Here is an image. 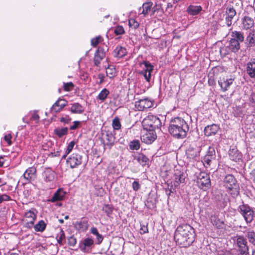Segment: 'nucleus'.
<instances>
[{"instance_id":"obj_1","label":"nucleus","mask_w":255,"mask_h":255,"mask_svg":"<svg viewBox=\"0 0 255 255\" xmlns=\"http://www.w3.org/2000/svg\"><path fill=\"white\" fill-rule=\"evenodd\" d=\"M194 239V229L189 225L179 226L175 231L174 239L176 243L182 247L189 246Z\"/></svg>"},{"instance_id":"obj_2","label":"nucleus","mask_w":255,"mask_h":255,"mask_svg":"<svg viewBox=\"0 0 255 255\" xmlns=\"http://www.w3.org/2000/svg\"><path fill=\"white\" fill-rule=\"evenodd\" d=\"M188 130V125L184 119L177 117L170 121L168 131L173 136L183 138L186 136Z\"/></svg>"},{"instance_id":"obj_3","label":"nucleus","mask_w":255,"mask_h":255,"mask_svg":"<svg viewBox=\"0 0 255 255\" xmlns=\"http://www.w3.org/2000/svg\"><path fill=\"white\" fill-rule=\"evenodd\" d=\"M142 125L145 130H154L161 126V122L157 117L149 115L143 119Z\"/></svg>"},{"instance_id":"obj_4","label":"nucleus","mask_w":255,"mask_h":255,"mask_svg":"<svg viewBox=\"0 0 255 255\" xmlns=\"http://www.w3.org/2000/svg\"><path fill=\"white\" fill-rule=\"evenodd\" d=\"M196 182L200 188L205 190L208 189L211 186L209 175L204 172H200L197 176Z\"/></svg>"},{"instance_id":"obj_5","label":"nucleus","mask_w":255,"mask_h":255,"mask_svg":"<svg viewBox=\"0 0 255 255\" xmlns=\"http://www.w3.org/2000/svg\"><path fill=\"white\" fill-rule=\"evenodd\" d=\"M224 181L226 187L230 190H233L234 192V193H231V194L236 195L239 194V185L237 183L236 179L232 175L229 174L226 176Z\"/></svg>"},{"instance_id":"obj_6","label":"nucleus","mask_w":255,"mask_h":255,"mask_svg":"<svg viewBox=\"0 0 255 255\" xmlns=\"http://www.w3.org/2000/svg\"><path fill=\"white\" fill-rule=\"evenodd\" d=\"M36 211L34 209H31L25 213L23 221L26 228H32L36 219Z\"/></svg>"},{"instance_id":"obj_7","label":"nucleus","mask_w":255,"mask_h":255,"mask_svg":"<svg viewBox=\"0 0 255 255\" xmlns=\"http://www.w3.org/2000/svg\"><path fill=\"white\" fill-rule=\"evenodd\" d=\"M134 105L137 110L142 111L151 108L153 106V103L151 100L146 98L136 101Z\"/></svg>"},{"instance_id":"obj_8","label":"nucleus","mask_w":255,"mask_h":255,"mask_svg":"<svg viewBox=\"0 0 255 255\" xmlns=\"http://www.w3.org/2000/svg\"><path fill=\"white\" fill-rule=\"evenodd\" d=\"M82 156L78 153H73L67 159V163L72 168H74L82 163Z\"/></svg>"},{"instance_id":"obj_9","label":"nucleus","mask_w":255,"mask_h":255,"mask_svg":"<svg viewBox=\"0 0 255 255\" xmlns=\"http://www.w3.org/2000/svg\"><path fill=\"white\" fill-rule=\"evenodd\" d=\"M236 244L238 248L239 254L246 253L248 252L247 242L244 237L242 236H237Z\"/></svg>"},{"instance_id":"obj_10","label":"nucleus","mask_w":255,"mask_h":255,"mask_svg":"<svg viewBox=\"0 0 255 255\" xmlns=\"http://www.w3.org/2000/svg\"><path fill=\"white\" fill-rule=\"evenodd\" d=\"M144 65L143 70L139 72V74L143 75L147 82H149L151 78V74L153 70V66L148 61H144L142 63Z\"/></svg>"},{"instance_id":"obj_11","label":"nucleus","mask_w":255,"mask_h":255,"mask_svg":"<svg viewBox=\"0 0 255 255\" xmlns=\"http://www.w3.org/2000/svg\"><path fill=\"white\" fill-rule=\"evenodd\" d=\"M156 138V135L154 130H146L145 132L141 136V140L147 143L150 144Z\"/></svg>"},{"instance_id":"obj_12","label":"nucleus","mask_w":255,"mask_h":255,"mask_svg":"<svg viewBox=\"0 0 255 255\" xmlns=\"http://www.w3.org/2000/svg\"><path fill=\"white\" fill-rule=\"evenodd\" d=\"M242 24L244 29H251L254 26V20L249 16H245L242 19Z\"/></svg>"},{"instance_id":"obj_13","label":"nucleus","mask_w":255,"mask_h":255,"mask_svg":"<svg viewBox=\"0 0 255 255\" xmlns=\"http://www.w3.org/2000/svg\"><path fill=\"white\" fill-rule=\"evenodd\" d=\"M67 102L66 100L59 99L52 106L51 108V111L54 113L59 112L67 105Z\"/></svg>"},{"instance_id":"obj_14","label":"nucleus","mask_w":255,"mask_h":255,"mask_svg":"<svg viewBox=\"0 0 255 255\" xmlns=\"http://www.w3.org/2000/svg\"><path fill=\"white\" fill-rule=\"evenodd\" d=\"M36 168L34 167L28 168L23 174L24 179L27 181L34 179L36 177Z\"/></svg>"},{"instance_id":"obj_15","label":"nucleus","mask_w":255,"mask_h":255,"mask_svg":"<svg viewBox=\"0 0 255 255\" xmlns=\"http://www.w3.org/2000/svg\"><path fill=\"white\" fill-rule=\"evenodd\" d=\"M245 43L247 48L253 47L255 45V30H252L249 33Z\"/></svg>"},{"instance_id":"obj_16","label":"nucleus","mask_w":255,"mask_h":255,"mask_svg":"<svg viewBox=\"0 0 255 255\" xmlns=\"http://www.w3.org/2000/svg\"><path fill=\"white\" fill-rule=\"evenodd\" d=\"M233 79L232 78L228 79L225 77L220 78L218 81L219 84L222 90L223 91H226L228 88L232 84Z\"/></svg>"},{"instance_id":"obj_17","label":"nucleus","mask_w":255,"mask_h":255,"mask_svg":"<svg viewBox=\"0 0 255 255\" xmlns=\"http://www.w3.org/2000/svg\"><path fill=\"white\" fill-rule=\"evenodd\" d=\"M105 56V52L104 49L102 48L99 47L95 54L94 59L95 64L97 66H98Z\"/></svg>"},{"instance_id":"obj_18","label":"nucleus","mask_w":255,"mask_h":255,"mask_svg":"<svg viewBox=\"0 0 255 255\" xmlns=\"http://www.w3.org/2000/svg\"><path fill=\"white\" fill-rule=\"evenodd\" d=\"M219 129V126L217 125L213 124L210 126H208L205 128L204 133L207 136H211L215 135Z\"/></svg>"},{"instance_id":"obj_19","label":"nucleus","mask_w":255,"mask_h":255,"mask_svg":"<svg viewBox=\"0 0 255 255\" xmlns=\"http://www.w3.org/2000/svg\"><path fill=\"white\" fill-rule=\"evenodd\" d=\"M247 72L252 78H255V59H251L247 64Z\"/></svg>"},{"instance_id":"obj_20","label":"nucleus","mask_w":255,"mask_h":255,"mask_svg":"<svg viewBox=\"0 0 255 255\" xmlns=\"http://www.w3.org/2000/svg\"><path fill=\"white\" fill-rule=\"evenodd\" d=\"M185 176L183 173H176L175 174V181L174 186L175 187H178L180 184L184 183Z\"/></svg>"},{"instance_id":"obj_21","label":"nucleus","mask_w":255,"mask_h":255,"mask_svg":"<svg viewBox=\"0 0 255 255\" xmlns=\"http://www.w3.org/2000/svg\"><path fill=\"white\" fill-rule=\"evenodd\" d=\"M127 54L126 49L123 47L118 46L113 52L114 57L122 58Z\"/></svg>"},{"instance_id":"obj_22","label":"nucleus","mask_w":255,"mask_h":255,"mask_svg":"<svg viewBox=\"0 0 255 255\" xmlns=\"http://www.w3.org/2000/svg\"><path fill=\"white\" fill-rule=\"evenodd\" d=\"M65 195V192L61 189H58L53 195L50 201L54 202L63 200Z\"/></svg>"},{"instance_id":"obj_23","label":"nucleus","mask_w":255,"mask_h":255,"mask_svg":"<svg viewBox=\"0 0 255 255\" xmlns=\"http://www.w3.org/2000/svg\"><path fill=\"white\" fill-rule=\"evenodd\" d=\"M232 39L237 41L239 42H243L245 39L244 33L242 32L238 31H233L231 32Z\"/></svg>"},{"instance_id":"obj_24","label":"nucleus","mask_w":255,"mask_h":255,"mask_svg":"<svg viewBox=\"0 0 255 255\" xmlns=\"http://www.w3.org/2000/svg\"><path fill=\"white\" fill-rule=\"evenodd\" d=\"M44 179L46 181H51L54 179L55 173L50 169H46L43 173Z\"/></svg>"},{"instance_id":"obj_25","label":"nucleus","mask_w":255,"mask_h":255,"mask_svg":"<svg viewBox=\"0 0 255 255\" xmlns=\"http://www.w3.org/2000/svg\"><path fill=\"white\" fill-rule=\"evenodd\" d=\"M229 157L231 160L237 162L242 158V154L238 150L232 149L230 151Z\"/></svg>"},{"instance_id":"obj_26","label":"nucleus","mask_w":255,"mask_h":255,"mask_svg":"<svg viewBox=\"0 0 255 255\" xmlns=\"http://www.w3.org/2000/svg\"><path fill=\"white\" fill-rule=\"evenodd\" d=\"M240 43L231 38L229 41V48L233 52H237L240 48Z\"/></svg>"},{"instance_id":"obj_27","label":"nucleus","mask_w":255,"mask_h":255,"mask_svg":"<svg viewBox=\"0 0 255 255\" xmlns=\"http://www.w3.org/2000/svg\"><path fill=\"white\" fill-rule=\"evenodd\" d=\"M202 10V7L199 5H190L187 8V11L191 15H194L198 14Z\"/></svg>"},{"instance_id":"obj_28","label":"nucleus","mask_w":255,"mask_h":255,"mask_svg":"<svg viewBox=\"0 0 255 255\" xmlns=\"http://www.w3.org/2000/svg\"><path fill=\"white\" fill-rule=\"evenodd\" d=\"M134 159L142 166L145 165L147 164L148 161V158L143 154H138L136 155L134 157Z\"/></svg>"},{"instance_id":"obj_29","label":"nucleus","mask_w":255,"mask_h":255,"mask_svg":"<svg viewBox=\"0 0 255 255\" xmlns=\"http://www.w3.org/2000/svg\"><path fill=\"white\" fill-rule=\"evenodd\" d=\"M71 111L73 113L81 114L83 112L84 109L79 104L74 103L71 108Z\"/></svg>"},{"instance_id":"obj_30","label":"nucleus","mask_w":255,"mask_h":255,"mask_svg":"<svg viewBox=\"0 0 255 255\" xmlns=\"http://www.w3.org/2000/svg\"><path fill=\"white\" fill-rule=\"evenodd\" d=\"M54 133L59 137H61L63 135L67 134L68 128H56L54 130Z\"/></svg>"},{"instance_id":"obj_31","label":"nucleus","mask_w":255,"mask_h":255,"mask_svg":"<svg viewBox=\"0 0 255 255\" xmlns=\"http://www.w3.org/2000/svg\"><path fill=\"white\" fill-rule=\"evenodd\" d=\"M216 160V157H213V156H210L209 155H205L203 159V164L206 167L209 166L211 165L212 163Z\"/></svg>"},{"instance_id":"obj_32","label":"nucleus","mask_w":255,"mask_h":255,"mask_svg":"<svg viewBox=\"0 0 255 255\" xmlns=\"http://www.w3.org/2000/svg\"><path fill=\"white\" fill-rule=\"evenodd\" d=\"M246 236L249 242L255 246V232L253 231L248 230Z\"/></svg>"},{"instance_id":"obj_33","label":"nucleus","mask_w":255,"mask_h":255,"mask_svg":"<svg viewBox=\"0 0 255 255\" xmlns=\"http://www.w3.org/2000/svg\"><path fill=\"white\" fill-rule=\"evenodd\" d=\"M110 92L109 90L107 89L104 88L102 90V91L99 93L97 97V99L104 101L107 98L108 95L109 94Z\"/></svg>"},{"instance_id":"obj_34","label":"nucleus","mask_w":255,"mask_h":255,"mask_svg":"<svg viewBox=\"0 0 255 255\" xmlns=\"http://www.w3.org/2000/svg\"><path fill=\"white\" fill-rule=\"evenodd\" d=\"M34 228L36 231L42 232L46 228V224L43 221L41 220L34 226Z\"/></svg>"},{"instance_id":"obj_35","label":"nucleus","mask_w":255,"mask_h":255,"mask_svg":"<svg viewBox=\"0 0 255 255\" xmlns=\"http://www.w3.org/2000/svg\"><path fill=\"white\" fill-rule=\"evenodd\" d=\"M243 216L247 223H251L254 219V212L252 210H250L244 215Z\"/></svg>"},{"instance_id":"obj_36","label":"nucleus","mask_w":255,"mask_h":255,"mask_svg":"<svg viewBox=\"0 0 255 255\" xmlns=\"http://www.w3.org/2000/svg\"><path fill=\"white\" fill-rule=\"evenodd\" d=\"M151 6L152 3L150 2L143 3L142 6V11L141 13L144 15L147 14L148 11L150 10Z\"/></svg>"},{"instance_id":"obj_37","label":"nucleus","mask_w":255,"mask_h":255,"mask_svg":"<svg viewBox=\"0 0 255 255\" xmlns=\"http://www.w3.org/2000/svg\"><path fill=\"white\" fill-rule=\"evenodd\" d=\"M106 140L107 142L105 143V145L112 146L114 143L115 137L112 133H107Z\"/></svg>"},{"instance_id":"obj_38","label":"nucleus","mask_w":255,"mask_h":255,"mask_svg":"<svg viewBox=\"0 0 255 255\" xmlns=\"http://www.w3.org/2000/svg\"><path fill=\"white\" fill-rule=\"evenodd\" d=\"M236 14V10L233 7H229L226 9V15L227 16L233 18Z\"/></svg>"},{"instance_id":"obj_39","label":"nucleus","mask_w":255,"mask_h":255,"mask_svg":"<svg viewBox=\"0 0 255 255\" xmlns=\"http://www.w3.org/2000/svg\"><path fill=\"white\" fill-rule=\"evenodd\" d=\"M112 126L115 130H119L121 128V124L118 118L116 117L114 119L112 122Z\"/></svg>"},{"instance_id":"obj_40","label":"nucleus","mask_w":255,"mask_h":255,"mask_svg":"<svg viewBox=\"0 0 255 255\" xmlns=\"http://www.w3.org/2000/svg\"><path fill=\"white\" fill-rule=\"evenodd\" d=\"M65 238V234L62 230H60V232L57 234L56 239L57 242L60 245H63V240Z\"/></svg>"},{"instance_id":"obj_41","label":"nucleus","mask_w":255,"mask_h":255,"mask_svg":"<svg viewBox=\"0 0 255 255\" xmlns=\"http://www.w3.org/2000/svg\"><path fill=\"white\" fill-rule=\"evenodd\" d=\"M75 144V142L74 141H72L68 144L65 153L63 155V158H66L67 155L71 151Z\"/></svg>"},{"instance_id":"obj_42","label":"nucleus","mask_w":255,"mask_h":255,"mask_svg":"<svg viewBox=\"0 0 255 255\" xmlns=\"http://www.w3.org/2000/svg\"><path fill=\"white\" fill-rule=\"evenodd\" d=\"M239 208L240 213L243 216L245 215L247 212H249V211L251 210V209L248 205L245 204L240 205Z\"/></svg>"},{"instance_id":"obj_43","label":"nucleus","mask_w":255,"mask_h":255,"mask_svg":"<svg viewBox=\"0 0 255 255\" xmlns=\"http://www.w3.org/2000/svg\"><path fill=\"white\" fill-rule=\"evenodd\" d=\"M186 154L189 157L194 158L197 155L198 152L194 150L193 148L189 147L186 151Z\"/></svg>"},{"instance_id":"obj_44","label":"nucleus","mask_w":255,"mask_h":255,"mask_svg":"<svg viewBox=\"0 0 255 255\" xmlns=\"http://www.w3.org/2000/svg\"><path fill=\"white\" fill-rule=\"evenodd\" d=\"M129 26L133 29H136L139 26V23L133 18H130L128 20Z\"/></svg>"},{"instance_id":"obj_45","label":"nucleus","mask_w":255,"mask_h":255,"mask_svg":"<svg viewBox=\"0 0 255 255\" xmlns=\"http://www.w3.org/2000/svg\"><path fill=\"white\" fill-rule=\"evenodd\" d=\"M129 147L131 149H138L140 147L139 141L138 140H134L130 142Z\"/></svg>"},{"instance_id":"obj_46","label":"nucleus","mask_w":255,"mask_h":255,"mask_svg":"<svg viewBox=\"0 0 255 255\" xmlns=\"http://www.w3.org/2000/svg\"><path fill=\"white\" fill-rule=\"evenodd\" d=\"M102 38L101 36H97V37L91 39V45L94 47H96L97 46V45L100 42H101L102 41Z\"/></svg>"},{"instance_id":"obj_47","label":"nucleus","mask_w":255,"mask_h":255,"mask_svg":"<svg viewBox=\"0 0 255 255\" xmlns=\"http://www.w3.org/2000/svg\"><path fill=\"white\" fill-rule=\"evenodd\" d=\"M103 211L109 216L113 212V208L109 205H105L103 207Z\"/></svg>"},{"instance_id":"obj_48","label":"nucleus","mask_w":255,"mask_h":255,"mask_svg":"<svg viewBox=\"0 0 255 255\" xmlns=\"http://www.w3.org/2000/svg\"><path fill=\"white\" fill-rule=\"evenodd\" d=\"M211 222L213 226H215L216 228L218 229L222 228L223 226V222L220 221L219 220H213V219H211Z\"/></svg>"},{"instance_id":"obj_49","label":"nucleus","mask_w":255,"mask_h":255,"mask_svg":"<svg viewBox=\"0 0 255 255\" xmlns=\"http://www.w3.org/2000/svg\"><path fill=\"white\" fill-rule=\"evenodd\" d=\"M114 32L116 35H121L125 33L124 28L122 26H117L114 30Z\"/></svg>"},{"instance_id":"obj_50","label":"nucleus","mask_w":255,"mask_h":255,"mask_svg":"<svg viewBox=\"0 0 255 255\" xmlns=\"http://www.w3.org/2000/svg\"><path fill=\"white\" fill-rule=\"evenodd\" d=\"M115 73H116V70L114 68L108 67L106 69L107 75L111 78L115 76Z\"/></svg>"},{"instance_id":"obj_51","label":"nucleus","mask_w":255,"mask_h":255,"mask_svg":"<svg viewBox=\"0 0 255 255\" xmlns=\"http://www.w3.org/2000/svg\"><path fill=\"white\" fill-rule=\"evenodd\" d=\"M93 240L90 238H87L85 239L83 242V244L85 248L89 247L91 246L93 244Z\"/></svg>"},{"instance_id":"obj_52","label":"nucleus","mask_w":255,"mask_h":255,"mask_svg":"<svg viewBox=\"0 0 255 255\" xmlns=\"http://www.w3.org/2000/svg\"><path fill=\"white\" fill-rule=\"evenodd\" d=\"M74 87V85L72 82L64 83V90L66 91H69L71 90Z\"/></svg>"},{"instance_id":"obj_53","label":"nucleus","mask_w":255,"mask_h":255,"mask_svg":"<svg viewBox=\"0 0 255 255\" xmlns=\"http://www.w3.org/2000/svg\"><path fill=\"white\" fill-rule=\"evenodd\" d=\"M206 155H209L211 157L213 156V157H216V154L214 148L212 147H209V150Z\"/></svg>"},{"instance_id":"obj_54","label":"nucleus","mask_w":255,"mask_h":255,"mask_svg":"<svg viewBox=\"0 0 255 255\" xmlns=\"http://www.w3.org/2000/svg\"><path fill=\"white\" fill-rule=\"evenodd\" d=\"M76 244V239L73 237H70L68 239V244L70 246H74Z\"/></svg>"},{"instance_id":"obj_55","label":"nucleus","mask_w":255,"mask_h":255,"mask_svg":"<svg viewBox=\"0 0 255 255\" xmlns=\"http://www.w3.org/2000/svg\"><path fill=\"white\" fill-rule=\"evenodd\" d=\"M148 232L147 226L146 225H141L140 233L141 234H144Z\"/></svg>"},{"instance_id":"obj_56","label":"nucleus","mask_w":255,"mask_h":255,"mask_svg":"<svg viewBox=\"0 0 255 255\" xmlns=\"http://www.w3.org/2000/svg\"><path fill=\"white\" fill-rule=\"evenodd\" d=\"M132 187L134 191H136L139 189L140 185L138 182L134 181L132 183Z\"/></svg>"},{"instance_id":"obj_57","label":"nucleus","mask_w":255,"mask_h":255,"mask_svg":"<svg viewBox=\"0 0 255 255\" xmlns=\"http://www.w3.org/2000/svg\"><path fill=\"white\" fill-rule=\"evenodd\" d=\"M11 135L10 134H8L5 135L4 137V140L7 142L8 145H10L11 144Z\"/></svg>"},{"instance_id":"obj_58","label":"nucleus","mask_w":255,"mask_h":255,"mask_svg":"<svg viewBox=\"0 0 255 255\" xmlns=\"http://www.w3.org/2000/svg\"><path fill=\"white\" fill-rule=\"evenodd\" d=\"M232 18H230L226 15V23L227 25L229 27L232 25Z\"/></svg>"},{"instance_id":"obj_59","label":"nucleus","mask_w":255,"mask_h":255,"mask_svg":"<svg viewBox=\"0 0 255 255\" xmlns=\"http://www.w3.org/2000/svg\"><path fill=\"white\" fill-rule=\"evenodd\" d=\"M79 124H80V122H78V121H75L74 122L73 125L70 126V129H71V130L75 129L76 128H77L78 127Z\"/></svg>"},{"instance_id":"obj_60","label":"nucleus","mask_w":255,"mask_h":255,"mask_svg":"<svg viewBox=\"0 0 255 255\" xmlns=\"http://www.w3.org/2000/svg\"><path fill=\"white\" fill-rule=\"evenodd\" d=\"M2 201H9L10 200V198L9 196L6 194H3L0 196Z\"/></svg>"},{"instance_id":"obj_61","label":"nucleus","mask_w":255,"mask_h":255,"mask_svg":"<svg viewBox=\"0 0 255 255\" xmlns=\"http://www.w3.org/2000/svg\"><path fill=\"white\" fill-rule=\"evenodd\" d=\"M71 121V119L69 118H61L60 119V122H63L66 124H68Z\"/></svg>"},{"instance_id":"obj_62","label":"nucleus","mask_w":255,"mask_h":255,"mask_svg":"<svg viewBox=\"0 0 255 255\" xmlns=\"http://www.w3.org/2000/svg\"><path fill=\"white\" fill-rule=\"evenodd\" d=\"M96 236L97 237L98 243V244L101 243L102 242V241H103V239L102 237V236L101 235H100L99 233Z\"/></svg>"},{"instance_id":"obj_63","label":"nucleus","mask_w":255,"mask_h":255,"mask_svg":"<svg viewBox=\"0 0 255 255\" xmlns=\"http://www.w3.org/2000/svg\"><path fill=\"white\" fill-rule=\"evenodd\" d=\"M31 119L34 120V121H35L36 122H37L39 119V116L37 114H33L32 117H31Z\"/></svg>"},{"instance_id":"obj_64","label":"nucleus","mask_w":255,"mask_h":255,"mask_svg":"<svg viewBox=\"0 0 255 255\" xmlns=\"http://www.w3.org/2000/svg\"><path fill=\"white\" fill-rule=\"evenodd\" d=\"M91 232L95 235H96L99 233L97 228L95 227H92L91 229Z\"/></svg>"}]
</instances>
